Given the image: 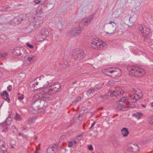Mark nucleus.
<instances>
[{
	"instance_id": "6ab92c4d",
	"label": "nucleus",
	"mask_w": 153,
	"mask_h": 153,
	"mask_svg": "<svg viewBox=\"0 0 153 153\" xmlns=\"http://www.w3.org/2000/svg\"><path fill=\"white\" fill-rule=\"evenodd\" d=\"M134 146L138 147V145L136 144H130L128 146L127 150L129 152H133V149L134 148Z\"/></svg>"
},
{
	"instance_id": "0eeeda50",
	"label": "nucleus",
	"mask_w": 153,
	"mask_h": 153,
	"mask_svg": "<svg viewBox=\"0 0 153 153\" xmlns=\"http://www.w3.org/2000/svg\"><path fill=\"white\" fill-rule=\"evenodd\" d=\"M33 109L37 111L41 109H44L48 106L47 102L43 99L38 100L34 102L32 105Z\"/></svg>"
},
{
	"instance_id": "13d9d810",
	"label": "nucleus",
	"mask_w": 153,
	"mask_h": 153,
	"mask_svg": "<svg viewBox=\"0 0 153 153\" xmlns=\"http://www.w3.org/2000/svg\"><path fill=\"white\" fill-rule=\"evenodd\" d=\"M123 94L122 95H120V96H117V97H115V96H114L115 97H116V98H119V97H120V96H122V95H123Z\"/></svg>"
},
{
	"instance_id": "72a5a7b5",
	"label": "nucleus",
	"mask_w": 153,
	"mask_h": 153,
	"mask_svg": "<svg viewBox=\"0 0 153 153\" xmlns=\"http://www.w3.org/2000/svg\"><path fill=\"white\" fill-rule=\"evenodd\" d=\"M19 136H22V137L25 139L27 140V135L23 134L22 133L19 132Z\"/></svg>"
},
{
	"instance_id": "49530a36",
	"label": "nucleus",
	"mask_w": 153,
	"mask_h": 153,
	"mask_svg": "<svg viewBox=\"0 0 153 153\" xmlns=\"http://www.w3.org/2000/svg\"><path fill=\"white\" fill-rule=\"evenodd\" d=\"M149 122L151 124L153 123V116H152L151 117Z\"/></svg>"
},
{
	"instance_id": "052dcab7",
	"label": "nucleus",
	"mask_w": 153,
	"mask_h": 153,
	"mask_svg": "<svg viewBox=\"0 0 153 153\" xmlns=\"http://www.w3.org/2000/svg\"><path fill=\"white\" fill-rule=\"evenodd\" d=\"M15 148L14 146L13 145H12L11 146V148L12 149H13Z\"/></svg>"
},
{
	"instance_id": "2f4dec72",
	"label": "nucleus",
	"mask_w": 153,
	"mask_h": 153,
	"mask_svg": "<svg viewBox=\"0 0 153 153\" xmlns=\"http://www.w3.org/2000/svg\"><path fill=\"white\" fill-rule=\"evenodd\" d=\"M74 117L72 120H71L70 122L68 124V126L70 127L72 126V125L74 123Z\"/></svg>"
},
{
	"instance_id": "79ce46f5",
	"label": "nucleus",
	"mask_w": 153,
	"mask_h": 153,
	"mask_svg": "<svg viewBox=\"0 0 153 153\" xmlns=\"http://www.w3.org/2000/svg\"><path fill=\"white\" fill-rule=\"evenodd\" d=\"M96 122V121H94L92 124L91 127L89 128L90 130H91V128L94 126Z\"/></svg>"
},
{
	"instance_id": "a211bd4d",
	"label": "nucleus",
	"mask_w": 153,
	"mask_h": 153,
	"mask_svg": "<svg viewBox=\"0 0 153 153\" xmlns=\"http://www.w3.org/2000/svg\"><path fill=\"white\" fill-rule=\"evenodd\" d=\"M112 67H109L107 68L103 69L102 70V73L106 74V75H108L109 76H111V74H109V73H111V72H112Z\"/></svg>"
},
{
	"instance_id": "a18cd8bd",
	"label": "nucleus",
	"mask_w": 153,
	"mask_h": 153,
	"mask_svg": "<svg viewBox=\"0 0 153 153\" xmlns=\"http://www.w3.org/2000/svg\"><path fill=\"white\" fill-rule=\"evenodd\" d=\"M12 87L11 85H9L7 89L9 91H11L12 90Z\"/></svg>"
},
{
	"instance_id": "37998d69",
	"label": "nucleus",
	"mask_w": 153,
	"mask_h": 153,
	"mask_svg": "<svg viewBox=\"0 0 153 153\" xmlns=\"http://www.w3.org/2000/svg\"><path fill=\"white\" fill-rule=\"evenodd\" d=\"M88 149L90 150H93V148L91 145H90L89 146Z\"/></svg>"
},
{
	"instance_id": "680f3d73",
	"label": "nucleus",
	"mask_w": 153,
	"mask_h": 153,
	"mask_svg": "<svg viewBox=\"0 0 153 153\" xmlns=\"http://www.w3.org/2000/svg\"><path fill=\"white\" fill-rule=\"evenodd\" d=\"M151 105L152 107H153V102L151 103Z\"/></svg>"
},
{
	"instance_id": "69168bd1",
	"label": "nucleus",
	"mask_w": 153,
	"mask_h": 153,
	"mask_svg": "<svg viewBox=\"0 0 153 153\" xmlns=\"http://www.w3.org/2000/svg\"><path fill=\"white\" fill-rule=\"evenodd\" d=\"M76 82H74L73 83V84H76Z\"/></svg>"
},
{
	"instance_id": "0e129e2a",
	"label": "nucleus",
	"mask_w": 153,
	"mask_h": 153,
	"mask_svg": "<svg viewBox=\"0 0 153 153\" xmlns=\"http://www.w3.org/2000/svg\"><path fill=\"white\" fill-rule=\"evenodd\" d=\"M35 140H37V137H36L35 138Z\"/></svg>"
},
{
	"instance_id": "1a4fd4ad",
	"label": "nucleus",
	"mask_w": 153,
	"mask_h": 153,
	"mask_svg": "<svg viewBox=\"0 0 153 153\" xmlns=\"http://www.w3.org/2000/svg\"><path fill=\"white\" fill-rule=\"evenodd\" d=\"M132 90L134 92L131 96L129 100L131 102L134 103L136 102L138 100L142 98L143 97V94L141 91L139 89L134 91L133 88H132L131 90Z\"/></svg>"
},
{
	"instance_id": "c756f323",
	"label": "nucleus",
	"mask_w": 153,
	"mask_h": 153,
	"mask_svg": "<svg viewBox=\"0 0 153 153\" xmlns=\"http://www.w3.org/2000/svg\"><path fill=\"white\" fill-rule=\"evenodd\" d=\"M36 13L38 15H40L43 14V10L41 7H39L37 10H36Z\"/></svg>"
},
{
	"instance_id": "c85d7f7f",
	"label": "nucleus",
	"mask_w": 153,
	"mask_h": 153,
	"mask_svg": "<svg viewBox=\"0 0 153 153\" xmlns=\"http://www.w3.org/2000/svg\"><path fill=\"white\" fill-rule=\"evenodd\" d=\"M35 120V118L34 117H29L27 120V123L30 124L34 122Z\"/></svg>"
},
{
	"instance_id": "2eb2a0df",
	"label": "nucleus",
	"mask_w": 153,
	"mask_h": 153,
	"mask_svg": "<svg viewBox=\"0 0 153 153\" xmlns=\"http://www.w3.org/2000/svg\"><path fill=\"white\" fill-rule=\"evenodd\" d=\"M12 120V118L11 115H9L8 117L6 120L5 122L1 124V126L3 128V130H7L8 126L10 124Z\"/></svg>"
},
{
	"instance_id": "e2e57ef3",
	"label": "nucleus",
	"mask_w": 153,
	"mask_h": 153,
	"mask_svg": "<svg viewBox=\"0 0 153 153\" xmlns=\"http://www.w3.org/2000/svg\"><path fill=\"white\" fill-rule=\"evenodd\" d=\"M37 150H36V151H35L34 152V153H38V152H37Z\"/></svg>"
},
{
	"instance_id": "09e8293b",
	"label": "nucleus",
	"mask_w": 153,
	"mask_h": 153,
	"mask_svg": "<svg viewBox=\"0 0 153 153\" xmlns=\"http://www.w3.org/2000/svg\"><path fill=\"white\" fill-rule=\"evenodd\" d=\"M0 150H2L3 151H4V150L5 151H7V149H6V148H5V147L4 146L2 147H1V149Z\"/></svg>"
},
{
	"instance_id": "e433bc0d",
	"label": "nucleus",
	"mask_w": 153,
	"mask_h": 153,
	"mask_svg": "<svg viewBox=\"0 0 153 153\" xmlns=\"http://www.w3.org/2000/svg\"><path fill=\"white\" fill-rule=\"evenodd\" d=\"M66 134L65 133H63L60 137V140H63L65 139H66Z\"/></svg>"
},
{
	"instance_id": "f257e3e1",
	"label": "nucleus",
	"mask_w": 153,
	"mask_h": 153,
	"mask_svg": "<svg viewBox=\"0 0 153 153\" xmlns=\"http://www.w3.org/2000/svg\"><path fill=\"white\" fill-rule=\"evenodd\" d=\"M45 88L43 92L39 94L38 96L40 98L46 100H50L51 98L52 94L59 91L61 89V85L59 83L56 82Z\"/></svg>"
},
{
	"instance_id": "dca6fc26",
	"label": "nucleus",
	"mask_w": 153,
	"mask_h": 153,
	"mask_svg": "<svg viewBox=\"0 0 153 153\" xmlns=\"http://www.w3.org/2000/svg\"><path fill=\"white\" fill-rule=\"evenodd\" d=\"M40 77H44L43 76L37 77L35 79L34 81H33V84L32 87L34 88V89L35 90L39 89V88L38 86V84H40L42 82Z\"/></svg>"
},
{
	"instance_id": "7ed1b4c3",
	"label": "nucleus",
	"mask_w": 153,
	"mask_h": 153,
	"mask_svg": "<svg viewBox=\"0 0 153 153\" xmlns=\"http://www.w3.org/2000/svg\"><path fill=\"white\" fill-rule=\"evenodd\" d=\"M93 15H92L83 19L79 24V27L72 28L70 32L72 36L78 35L80 33L81 31L84 27L88 25L91 23V21L93 19Z\"/></svg>"
},
{
	"instance_id": "39448f33",
	"label": "nucleus",
	"mask_w": 153,
	"mask_h": 153,
	"mask_svg": "<svg viewBox=\"0 0 153 153\" xmlns=\"http://www.w3.org/2000/svg\"><path fill=\"white\" fill-rule=\"evenodd\" d=\"M91 45L92 48L95 49L100 50L106 48L107 44L98 38L93 39L91 41Z\"/></svg>"
},
{
	"instance_id": "8fccbe9b",
	"label": "nucleus",
	"mask_w": 153,
	"mask_h": 153,
	"mask_svg": "<svg viewBox=\"0 0 153 153\" xmlns=\"http://www.w3.org/2000/svg\"><path fill=\"white\" fill-rule=\"evenodd\" d=\"M2 36H3V37L4 38V40H7L8 39V38L5 35H2Z\"/></svg>"
},
{
	"instance_id": "412c9836",
	"label": "nucleus",
	"mask_w": 153,
	"mask_h": 153,
	"mask_svg": "<svg viewBox=\"0 0 153 153\" xmlns=\"http://www.w3.org/2000/svg\"><path fill=\"white\" fill-rule=\"evenodd\" d=\"M1 96H5L7 100V101L8 102H9L10 100L9 98V94L6 91H4L1 94Z\"/></svg>"
},
{
	"instance_id": "5701e85b",
	"label": "nucleus",
	"mask_w": 153,
	"mask_h": 153,
	"mask_svg": "<svg viewBox=\"0 0 153 153\" xmlns=\"http://www.w3.org/2000/svg\"><path fill=\"white\" fill-rule=\"evenodd\" d=\"M8 55L7 52L0 53V59L2 60L5 59L7 58Z\"/></svg>"
},
{
	"instance_id": "864d4df0",
	"label": "nucleus",
	"mask_w": 153,
	"mask_h": 153,
	"mask_svg": "<svg viewBox=\"0 0 153 153\" xmlns=\"http://www.w3.org/2000/svg\"><path fill=\"white\" fill-rule=\"evenodd\" d=\"M82 116V114H80L79 116V117H78V119L79 120H82V119H81L80 118V117H81Z\"/></svg>"
},
{
	"instance_id": "603ef678",
	"label": "nucleus",
	"mask_w": 153,
	"mask_h": 153,
	"mask_svg": "<svg viewBox=\"0 0 153 153\" xmlns=\"http://www.w3.org/2000/svg\"><path fill=\"white\" fill-rule=\"evenodd\" d=\"M7 151H2V150H0V153H7Z\"/></svg>"
},
{
	"instance_id": "9b49d317",
	"label": "nucleus",
	"mask_w": 153,
	"mask_h": 153,
	"mask_svg": "<svg viewBox=\"0 0 153 153\" xmlns=\"http://www.w3.org/2000/svg\"><path fill=\"white\" fill-rule=\"evenodd\" d=\"M49 32L47 28L42 27L40 31L38 37L39 41H43L48 36Z\"/></svg>"
},
{
	"instance_id": "4d7b16f0",
	"label": "nucleus",
	"mask_w": 153,
	"mask_h": 153,
	"mask_svg": "<svg viewBox=\"0 0 153 153\" xmlns=\"http://www.w3.org/2000/svg\"><path fill=\"white\" fill-rule=\"evenodd\" d=\"M141 106H142V107H143V108H145L146 107V105H143V104H142L141 105Z\"/></svg>"
},
{
	"instance_id": "6e6552de",
	"label": "nucleus",
	"mask_w": 153,
	"mask_h": 153,
	"mask_svg": "<svg viewBox=\"0 0 153 153\" xmlns=\"http://www.w3.org/2000/svg\"><path fill=\"white\" fill-rule=\"evenodd\" d=\"M128 101L127 100L126 98L123 97L117 101L118 105L117 109L118 111H125L128 109V107L127 105Z\"/></svg>"
},
{
	"instance_id": "473e14b6",
	"label": "nucleus",
	"mask_w": 153,
	"mask_h": 153,
	"mask_svg": "<svg viewBox=\"0 0 153 153\" xmlns=\"http://www.w3.org/2000/svg\"><path fill=\"white\" fill-rule=\"evenodd\" d=\"M82 100L81 97H79L74 101L72 102V104L73 105H76L78 102Z\"/></svg>"
},
{
	"instance_id": "f704fd0d",
	"label": "nucleus",
	"mask_w": 153,
	"mask_h": 153,
	"mask_svg": "<svg viewBox=\"0 0 153 153\" xmlns=\"http://www.w3.org/2000/svg\"><path fill=\"white\" fill-rule=\"evenodd\" d=\"M20 93L18 94V98L21 101L24 98V95L23 94H22L20 96Z\"/></svg>"
},
{
	"instance_id": "ea45409f",
	"label": "nucleus",
	"mask_w": 153,
	"mask_h": 153,
	"mask_svg": "<svg viewBox=\"0 0 153 153\" xmlns=\"http://www.w3.org/2000/svg\"><path fill=\"white\" fill-rule=\"evenodd\" d=\"M26 45L28 47H29V48L31 49H32L33 48V46L31 45H30L28 42L27 43Z\"/></svg>"
},
{
	"instance_id": "774afa93",
	"label": "nucleus",
	"mask_w": 153,
	"mask_h": 153,
	"mask_svg": "<svg viewBox=\"0 0 153 153\" xmlns=\"http://www.w3.org/2000/svg\"><path fill=\"white\" fill-rule=\"evenodd\" d=\"M1 72L0 71V76L1 75Z\"/></svg>"
},
{
	"instance_id": "c9c22d12",
	"label": "nucleus",
	"mask_w": 153,
	"mask_h": 153,
	"mask_svg": "<svg viewBox=\"0 0 153 153\" xmlns=\"http://www.w3.org/2000/svg\"><path fill=\"white\" fill-rule=\"evenodd\" d=\"M102 85L101 84H99L96 85L95 87V89L99 90L102 88Z\"/></svg>"
},
{
	"instance_id": "6e6d98bb",
	"label": "nucleus",
	"mask_w": 153,
	"mask_h": 153,
	"mask_svg": "<svg viewBox=\"0 0 153 153\" xmlns=\"http://www.w3.org/2000/svg\"><path fill=\"white\" fill-rule=\"evenodd\" d=\"M20 16L21 17V20L22 21H25V20H26V19H22V16Z\"/></svg>"
},
{
	"instance_id": "bf43d9fd",
	"label": "nucleus",
	"mask_w": 153,
	"mask_h": 153,
	"mask_svg": "<svg viewBox=\"0 0 153 153\" xmlns=\"http://www.w3.org/2000/svg\"><path fill=\"white\" fill-rule=\"evenodd\" d=\"M26 129V128L24 127L22 128V130H25Z\"/></svg>"
},
{
	"instance_id": "a19ab883",
	"label": "nucleus",
	"mask_w": 153,
	"mask_h": 153,
	"mask_svg": "<svg viewBox=\"0 0 153 153\" xmlns=\"http://www.w3.org/2000/svg\"><path fill=\"white\" fill-rule=\"evenodd\" d=\"M106 24H108L110 25H111V24L114 25V26H116V23H115L114 22L111 21H110V22L109 23H107Z\"/></svg>"
},
{
	"instance_id": "ddd939ff",
	"label": "nucleus",
	"mask_w": 153,
	"mask_h": 153,
	"mask_svg": "<svg viewBox=\"0 0 153 153\" xmlns=\"http://www.w3.org/2000/svg\"><path fill=\"white\" fill-rule=\"evenodd\" d=\"M115 26L114 25H110L108 24H106L104 28L108 31L106 32L107 34H112L115 33V30L114 29V27Z\"/></svg>"
},
{
	"instance_id": "338daca9",
	"label": "nucleus",
	"mask_w": 153,
	"mask_h": 153,
	"mask_svg": "<svg viewBox=\"0 0 153 153\" xmlns=\"http://www.w3.org/2000/svg\"><path fill=\"white\" fill-rule=\"evenodd\" d=\"M67 65H68H68H69V66H70V65L68 64V63Z\"/></svg>"
},
{
	"instance_id": "9d476101",
	"label": "nucleus",
	"mask_w": 153,
	"mask_h": 153,
	"mask_svg": "<svg viewBox=\"0 0 153 153\" xmlns=\"http://www.w3.org/2000/svg\"><path fill=\"white\" fill-rule=\"evenodd\" d=\"M72 57L75 59L80 60L85 56L84 51L79 49H76L70 53Z\"/></svg>"
},
{
	"instance_id": "de8ad7c7",
	"label": "nucleus",
	"mask_w": 153,
	"mask_h": 153,
	"mask_svg": "<svg viewBox=\"0 0 153 153\" xmlns=\"http://www.w3.org/2000/svg\"><path fill=\"white\" fill-rule=\"evenodd\" d=\"M82 137V135H80L78 136L77 137V139L78 140H80L81 137Z\"/></svg>"
},
{
	"instance_id": "4468645a",
	"label": "nucleus",
	"mask_w": 153,
	"mask_h": 153,
	"mask_svg": "<svg viewBox=\"0 0 153 153\" xmlns=\"http://www.w3.org/2000/svg\"><path fill=\"white\" fill-rule=\"evenodd\" d=\"M43 18L40 16H38L34 18L33 22V26L35 28L38 27L39 25L43 22Z\"/></svg>"
},
{
	"instance_id": "b1692460",
	"label": "nucleus",
	"mask_w": 153,
	"mask_h": 153,
	"mask_svg": "<svg viewBox=\"0 0 153 153\" xmlns=\"http://www.w3.org/2000/svg\"><path fill=\"white\" fill-rule=\"evenodd\" d=\"M112 144L114 147H117L120 145V142L116 139L112 141Z\"/></svg>"
},
{
	"instance_id": "f3484780",
	"label": "nucleus",
	"mask_w": 153,
	"mask_h": 153,
	"mask_svg": "<svg viewBox=\"0 0 153 153\" xmlns=\"http://www.w3.org/2000/svg\"><path fill=\"white\" fill-rule=\"evenodd\" d=\"M112 70H111V76H114L115 77L119 76L121 74V71L119 68H115L114 67H112Z\"/></svg>"
},
{
	"instance_id": "58836bf2",
	"label": "nucleus",
	"mask_w": 153,
	"mask_h": 153,
	"mask_svg": "<svg viewBox=\"0 0 153 153\" xmlns=\"http://www.w3.org/2000/svg\"><path fill=\"white\" fill-rule=\"evenodd\" d=\"M51 146V147H52V148H53L55 150H57V148L58 147V145L57 143H56L54 144L53 146Z\"/></svg>"
},
{
	"instance_id": "3c124183",
	"label": "nucleus",
	"mask_w": 153,
	"mask_h": 153,
	"mask_svg": "<svg viewBox=\"0 0 153 153\" xmlns=\"http://www.w3.org/2000/svg\"><path fill=\"white\" fill-rule=\"evenodd\" d=\"M12 128L13 129H15L17 131H18V129L16 128V127L15 126H13L12 127Z\"/></svg>"
},
{
	"instance_id": "4be33fe9",
	"label": "nucleus",
	"mask_w": 153,
	"mask_h": 153,
	"mask_svg": "<svg viewBox=\"0 0 153 153\" xmlns=\"http://www.w3.org/2000/svg\"><path fill=\"white\" fill-rule=\"evenodd\" d=\"M129 21L130 22V25H129V26H131L134 25V22H135L136 18L133 16H131L129 18Z\"/></svg>"
},
{
	"instance_id": "aec40b11",
	"label": "nucleus",
	"mask_w": 153,
	"mask_h": 153,
	"mask_svg": "<svg viewBox=\"0 0 153 153\" xmlns=\"http://www.w3.org/2000/svg\"><path fill=\"white\" fill-rule=\"evenodd\" d=\"M121 132L122 134L124 137L127 136L129 133L128 128H123L122 129Z\"/></svg>"
},
{
	"instance_id": "4c0bfd02",
	"label": "nucleus",
	"mask_w": 153,
	"mask_h": 153,
	"mask_svg": "<svg viewBox=\"0 0 153 153\" xmlns=\"http://www.w3.org/2000/svg\"><path fill=\"white\" fill-rule=\"evenodd\" d=\"M5 142L3 140H0V147L5 146Z\"/></svg>"
},
{
	"instance_id": "20e7f679",
	"label": "nucleus",
	"mask_w": 153,
	"mask_h": 153,
	"mask_svg": "<svg viewBox=\"0 0 153 153\" xmlns=\"http://www.w3.org/2000/svg\"><path fill=\"white\" fill-rule=\"evenodd\" d=\"M127 69L130 75L135 77L142 76L145 74L144 69L138 65L128 66L127 67Z\"/></svg>"
},
{
	"instance_id": "a878e982",
	"label": "nucleus",
	"mask_w": 153,
	"mask_h": 153,
	"mask_svg": "<svg viewBox=\"0 0 153 153\" xmlns=\"http://www.w3.org/2000/svg\"><path fill=\"white\" fill-rule=\"evenodd\" d=\"M143 114L140 112H137L136 113L134 114L133 116L134 117H135L138 119H139L141 118Z\"/></svg>"
},
{
	"instance_id": "c03bdc74",
	"label": "nucleus",
	"mask_w": 153,
	"mask_h": 153,
	"mask_svg": "<svg viewBox=\"0 0 153 153\" xmlns=\"http://www.w3.org/2000/svg\"><path fill=\"white\" fill-rule=\"evenodd\" d=\"M41 2V1L39 0H34V2L36 4H38L40 3Z\"/></svg>"
},
{
	"instance_id": "5fc2aeb1",
	"label": "nucleus",
	"mask_w": 153,
	"mask_h": 153,
	"mask_svg": "<svg viewBox=\"0 0 153 153\" xmlns=\"http://www.w3.org/2000/svg\"><path fill=\"white\" fill-rule=\"evenodd\" d=\"M2 97L3 99L5 100H6L7 101V100H6V97L5 96H2Z\"/></svg>"
},
{
	"instance_id": "393cba45",
	"label": "nucleus",
	"mask_w": 153,
	"mask_h": 153,
	"mask_svg": "<svg viewBox=\"0 0 153 153\" xmlns=\"http://www.w3.org/2000/svg\"><path fill=\"white\" fill-rule=\"evenodd\" d=\"M77 143V141L75 140L70 141L68 142V146L71 147H72L73 146H76L75 144Z\"/></svg>"
},
{
	"instance_id": "bb28decb",
	"label": "nucleus",
	"mask_w": 153,
	"mask_h": 153,
	"mask_svg": "<svg viewBox=\"0 0 153 153\" xmlns=\"http://www.w3.org/2000/svg\"><path fill=\"white\" fill-rule=\"evenodd\" d=\"M55 151L51 146H49L47 150V152L48 153H55Z\"/></svg>"
},
{
	"instance_id": "cd10ccee",
	"label": "nucleus",
	"mask_w": 153,
	"mask_h": 153,
	"mask_svg": "<svg viewBox=\"0 0 153 153\" xmlns=\"http://www.w3.org/2000/svg\"><path fill=\"white\" fill-rule=\"evenodd\" d=\"M96 90L95 88H91L89 90L86 91V93L89 94H93L95 91Z\"/></svg>"
},
{
	"instance_id": "7c9ffc66",
	"label": "nucleus",
	"mask_w": 153,
	"mask_h": 153,
	"mask_svg": "<svg viewBox=\"0 0 153 153\" xmlns=\"http://www.w3.org/2000/svg\"><path fill=\"white\" fill-rule=\"evenodd\" d=\"M16 120L18 121H21L22 120V118L18 114L16 113V116L15 117Z\"/></svg>"
},
{
	"instance_id": "f8f14e48",
	"label": "nucleus",
	"mask_w": 153,
	"mask_h": 153,
	"mask_svg": "<svg viewBox=\"0 0 153 153\" xmlns=\"http://www.w3.org/2000/svg\"><path fill=\"white\" fill-rule=\"evenodd\" d=\"M139 31L142 33V35L145 37H147L149 34L150 30L149 28L144 26L140 25L138 27Z\"/></svg>"
},
{
	"instance_id": "f03ea898",
	"label": "nucleus",
	"mask_w": 153,
	"mask_h": 153,
	"mask_svg": "<svg viewBox=\"0 0 153 153\" xmlns=\"http://www.w3.org/2000/svg\"><path fill=\"white\" fill-rule=\"evenodd\" d=\"M14 56H16L19 59H24V65L27 66L34 61L35 56L31 55H28L27 56V52L26 50L23 47H18L14 49L13 52Z\"/></svg>"
},
{
	"instance_id": "423d86ee",
	"label": "nucleus",
	"mask_w": 153,
	"mask_h": 153,
	"mask_svg": "<svg viewBox=\"0 0 153 153\" xmlns=\"http://www.w3.org/2000/svg\"><path fill=\"white\" fill-rule=\"evenodd\" d=\"M124 91L120 88H116L113 91L109 90L106 94L104 95H101L100 97L101 98L105 99L108 97L114 96L117 97V96H120L124 94Z\"/></svg>"
}]
</instances>
